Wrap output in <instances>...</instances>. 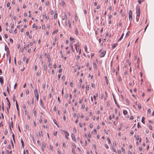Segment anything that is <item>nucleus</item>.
I'll list each match as a JSON object with an SVG mask.
<instances>
[{
  "mask_svg": "<svg viewBox=\"0 0 154 154\" xmlns=\"http://www.w3.org/2000/svg\"><path fill=\"white\" fill-rule=\"evenodd\" d=\"M47 69V66L46 64H45L44 66V71H46Z\"/></svg>",
  "mask_w": 154,
  "mask_h": 154,
  "instance_id": "nucleus-11",
  "label": "nucleus"
},
{
  "mask_svg": "<svg viewBox=\"0 0 154 154\" xmlns=\"http://www.w3.org/2000/svg\"><path fill=\"white\" fill-rule=\"evenodd\" d=\"M69 133L68 132H67V133H66V134L65 135L66 138V139H68V136H69Z\"/></svg>",
  "mask_w": 154,
  "mask_h": 154,
  "instance_id": "nucleus-20",
  "label": "nucleus"
},
{
  "mask_svg": "<svg viewBox=\"0 0 154 154\" xmlns=\"http://www.w3.org/2000/svg\"><path fill=\"white\" fill-rule=\"evenodd\" d=\"M124 35V34H122V35L121 36V37H120V38L118 40V41H120L122 40V38L123 37Z\"/></svg>",
  "mask_w": 154,
  "mask_h": 154,
  "instance_id": "nucleus-14",
  "label": "nucleus"
},
{
  "mask_svg": "<svg viewBox=\"0 0 154 154\" xmlns=\"http://www.w3.org/2000/svg\"><path fill=\"white\" fill-rule=\"evenodd\" d=\"M93 127V125L92 124H90V127L92 128Z\"/></svg>",
  "mask_w": 154,
  "mask_h": 154,
  "instance_id": "nucleus-57",
  "label": "nucleus"
},
{
  "mask_svg": "<svg viewBox=\"0 0 154 154\" xmlns=\"http://www.w3.org/2000/svg\"><path fill=\"white\" fill-rule=\"evenodd\" d=\"M105 79L106 81V83L107 84H108V80H107V77L106 76H105Z\"/></svg>",
  "mask_w": 154,
  "mask_h": 154,
  "instance_id": "nucleus-37",
  "label": "nucleus"
},
{
  "mask_svg": "<svg viewBox=\"0 0 154 154\" xmlns=\"http://www.w3.org/2000/svg\"><path fill=\"white\" fill-rule=\"evenodd\" d=\"M43 134L42 133V131H41L40 132H39V134H38V136L39 137H40L41 136H42Z\"/></svg>",
  "mask_w": 154,
  "mask_h": 154,
  "instance_id": "nucleus-28",
  "label": "nucleus"
},
{
  "mask_svg": "<svg viewBox=\"0 0 154 154\" xmlns=\"http://www.w3.org/2000/svg\"><path fill=\"white\" fill-rule=\"evenodd\" d=\"M68 23L69 24V26L70 28H71V21L70 20H68Z\"/></svg>",
  "mask_w": 154,
  "mask_h": 154,
  "instance_id": "nucleus-13",
  "label": "nucleus"
},
{
  "mask_svg": "<svg viewBox=\"0 0 154 154\" xmlns=\"http://www.w3.org/2000/svg\"><path fill=\"white\" fill-rule=\"evenodd\" d=\"M116 46V44H113L112 46V49L115 48Z\"/></svg>",
  "mask_w": 154,
  "mask_h": 154,
  "instance_id": "nucleus-24",
  "label": "nucleus"
},
{
  "mask_svg": "<svg viewBox=\"0 0 154 154\" xmlns=\"http://www.w3.org/2000/svg\"><path fill=\"white\" fill-rule=\"evenodd\" d=\"M112 95L113 97V99H114V100L115 101V104H117V103L116 102V98H115V95L113 94H112Z\"/></svg>",
  "mask_w": 154,
  "mask_h": 154,
  "instance_id": "nucleus-17",
  "label": "nucleus"
},
{
  "mask_svg": "<svg viewBox=\"0 0 154 154\" xmlns=\"http://www.w3.org/2000/svg\"><path fill=\"white\" fill-rule=\"evenodd\" d=\"M106 53V51H103L101 53L100 55V57H103L105 55Z\"/></svg>",
  "mask_w": 154,
  "mask_h": 154,
  "instance_id": "nucleus-2",
  "label": "nucleus"
},
{
  "mask_svg": "<svg viewBox=\"0 0 154 154\" xmlns=\"http://www.w3.org/2000/svg\"><path fill=\"white\" fill-rule=\"evenodd\" d=\"M138 128H141V126L140 125L139 123V122L138 123L137 125Z\"/></svg>",
  "mask_w": 154,
  "mask_h": 154,
  "instance_id": "nucleus-39",
  "label": "nucleus"
},
{
  "mask_svg": "<svg viewBox=\"0 0 154 154\" xmlns=\"http://www.w3.org/2000/svg\"><path fill=\"white\" fill-rule=\"evenodd\" d=\"M15 95H14L12 97V100L14 101H15Z\"/></svg>",
  "mask_w": 154,
  "mask_h": 154,
  "instance_id": "nucleus-32",
  "label": "nucleus"
},
{
  "mask_svg": "<svg viewBox=\"0 0 154 154\" xmlns=\"http://www.w3.org/2000/svg\"><path fill=\"white\" fill-rule=\"evenodd\" d=\"M29 47V44H28L27 45H25L24 46V48L25 49H26V47Z\"/></svg>",
  "mask_w": 154,
  "mask_h": 154,
  "instance_id": "nucleus-34",
  "label": "nucleus"
},
{
  "mask_svg": "<svg viewBox=\"0 0 154 154\" xmlns=\"http://www.w3.org/2000/svg\"><path fill=\"white\" fill-rule=\"evenodd\" d=\"M140 16H137L136 17V19L137 22H138Z\"/></svg>",
  "mask_w": 154,
  "mask_h": 154,
  "instance_id": "nucleus-35",
  "label": "nucleus"
},
{
  "mask_svg": "<svg viewBox=\"0 0 154 154\" xmlns=\"http://www.w3.org/2000/svg\"><path fill=\"white\" fill-rule=\"evenodd\" d=\"M35 96L36 97V98L37 100H38V97H39V94H35Z\"/></svg>",
  "mask_w": 154,
  "mask_h": 154,
  "instance_id": "nucleus-29",
  "label": "nucleus"
},
{
  "mask_svg": "<svg viewBox=\"0 0 154 154\" xmlns=\"http://www.w3.org/2000/svg\"><path fill=\"white\" fill-rule=\"evenodd\" d=\"M12 138H13V140L14 141V142L15 143V139H14V134H13L12 135Z\"/></svg>",
  "mask_w": 154,
  "mask_h": 154,
  "instance_id": "nucleus-33",
  "label": "nucleus"
},
{
  "mask_svg": "<svg viewBox=\"0 0 154 154\" xmlns=\"http://www.w3.org/2000/svg\"><path fill=\"white\" fill-rule=\"evenodd\" d=\"M73 42H71L70 44V46L72 48V51H73V52H74L75 51V50H74L73 48Z\"/></svg>",
  "mask_w": 154,
  "mask_h": 154,
  "instance_id": "nucleus-8",
  "label": "nucleus"
},
{
  "mask_svg": "<svg viewBox=\"0 0 154 154\" xmlns=\"http://www.w3.org/2000/svg\"><path fill=\"white\" fill-rule=\"evenodd\" d=\"M33 113H34V116L35 117L36 116V113L35 110V108H34L33 109Z\"/></svg>",
  "mask_w": 154,
  "mask_h": 154,
  "instance_id": "nucleus-30",
  "label": "nucleus"
},
{
  "mask_svg": "<svg viewBox=\"0 0 154 154\" xmlns=\"http://www.w3.org/2000/svg\"><path fill=\"white\" fill-rule=\"evenodd\" d=\"M40 105H41L42 107L43 108H44V103L41 100H40Z\"/></svg>",
  "mask_w": 154,
  "mask_h": 154,
  "instance_id": "nucleus-6",
  "label": "nucleus"
},
{
  "mask_svg": "<svg viewBox=\"0 0 154 154\" xmlns=\"http://www.w3.org/2000/svg\"><path fill=\"white\" fill-rule=\"evenodd\" d=\"M35 29H37L38 27H37V26H35V24L34 23L32 25V27L33 28H35Z\"/></svg>",
  "mask_w": 154,
  "mask_h": 154,
  "instance_id": "nucleus-31",
  "label": "nucleus"
},
{
  "mask_svg": "<svg viewBox=\"0 0 154 154\" xmlns=\"http://www.w3.org/2000/svg\"><path fill=\"white\" fill-rule=\"evenodd\" d=\"M10 41L11 43H13V40L11 38H10Z\"/></svg>",
  "mask_w": 154,
  "mask_h": 154,
  "instance_id": "nucleus-52",
  "label": "nucleus"
},
{
  "mask_svg": "<svg viewBox=\"0 0 154 154\" xmlns=\"http://www.w3.org/2000/svg\"><path fill=\"white\" fill-rule=\"evenodd\" d=\"M8 134V131L7 130H5V131L4 134L5 135H6Z\"/></svg>",
  "mask_w": 154,
  "mask_h": 154,
  "instance_id": "nucleus-49",
  "label": "nucleus"
},
{
  "mask_svg": "<svg viewBox=\"0 0 154 154\" xmlns=\"http://www.w3.org/2000/svg\"><path fill=\"white\" fill-rule=\"evenodd\" d=\"M61 3L63 4V7L64 6V5H65V2L63 0H62L61 1Z\"/></svg>",
  "mask_w": 154,
  "mask_h": 154,
  "instance_id": "nucleus-23",
  "label": "nucleus"
},
{
  "mask_svg": "<svg viewBox=\"0 0 154 154\" xmlns=\"http://www.w3.org/2000/svg\"><path fill=\"white\" fill-rule=\"evenodd\" d=\"M147 112L149 113H151V110L150 109H149L147 110Z\"/></svg>",
  "mask_w": 154,
  "mask_h": 154,
  "instance_id": "nucleus-46",
  "label": "nucleus"
},
{
  "mask_svg": "<svg viewBox=\"0 0 154 154\" xmlns=\"http://www.w3.org/2000/svg\"><path fill=\"white\" fill-rule=\"evenodd\" d=\"M148 126L149 127V128L150 130H152V126L150 125H148Z\"/></svg>",
  "mask_w": 154,
  "mask_h": 154,
  "instance_id": "nucleus-45",
  "label": "nucleus"
},
{
  "mask_svg": "<svg viewBox=\"0 0 154 154\" xmlns=\"http://www.w3.org/2000/svg\"><path fill=\"white\" fill-rule=\"evenodd\" d=\"M137 106H138V108L139 109H141V106L140 105L138 104V105H137Z\"/></svg>",
  "mask_w": 154,
  "mask_h": 154,
  "instance_id": "nucleus-40",
  "label": "nucleus"
},
{
  "mask_svg": "<svg viewBox=\"0 0 154 154\" xmlns=\"http://www.w3.org/2000/svg\"><path fill=\"white\" fill-rule=\"evenodd\" d=\"M67 16L66 14H64V16L63 17H62V19L63 20H67Z\"/></svg>",
  "mask_w": 154,
  "mask_h": 154,
  "instance_id": "nucleus-4",
  "label": "nucleus"
},
{
  "mask_svg": "<svg viewBox=\"0 0 154 154\" xmlns=\"http://www.w3.org/2000/svg\"><path fill=\"white\" fill-rule=\"evenodd\" d=\"M98 96V94H95V95H94L93 96V97L94 100H96V97H97Z\"/></svg>",
  "mask_w": 154,
  "mask_h": 154,
  "instance_id": "nucleus-16",
  "label": "nucleus"
},
{
  "mask_svg": "<svg viewBox=\"0 0 154 154\" xmlns=\"http://www.w3.org/2000/svg\"><path fill=\"white\" fill-rule=\"evenodd\" d=\"M70 40L72 41V42H73V44L74 42V39L72 37H70Z\"/></svg>",
  "mask_w": 154,
  "mask_h": 154,
  "instance_id": "nucleus-12",
  "label": "nucleus"
},
{
  "mask_svg": "<svg viewBox=\"0 0 154 154\" xmlns=\"http://www.w3.org/2000/svg\"><path fill=\"white\" fill-rule=\"evenodd\" d=\"M6 89H7V90L8 92V94H10V91H9V88L8 87H7Z\"/></svg>",
  "mask_w": 154,
  "mask_h": 154,
  "instance_id": "nucleus-22",
  "label": "nucleus"
},
{
  "mask_svg": "<svg viewBox=\"0 0 154 154\" xmlns=\"http://www.w3.org/2000/svg\"><path fill=\"white\" fill-rule=\"evenodd\" d=\"M42 145L44 147H45L46 145H45V144L44 142H43L42 143Z\"/></svg>",
  "mask_w": 154,
  "mask_h": 154,
  "instance_id": "nucleus-42",
  "label": "nucleus"
},
{
  "mask_svg": "<svg viewBox=\"0 0 154 154\" xmlns=\"http://www.w3.org/2000/svg\"><path fill=\"white\" fill-rule=\"evenodd\" d=\"M145 119L144 117H143L141 120V122L143 124H145V122L144 121V120Z\"/></svg>",
  "mask_w": 154,
  "mask_h": 154,
  "instance_id": "nucleus-27",
  "label": "nucleus"
},
{
  "mask_svg": "<svg viewBox=\"0 0 154 154\" xmlns=\"http://www.w3.org/2000/svg\"><path fill=\"white\" fill-rule=\"evenodd\" d=\"M137 15L138 16H140V8L137 9L136 11Z\"/></svg>",
  "mask_w": 154,
  "mask_h": 154,
  "instance_id": "nucleus-5",
  "label": "nucleus"
},
{
  "mask_svg": "<svg viewBox=\"0 0 154 154\" xmlns=\"http://www.w3.org/2000/svg\"><path fill=\"white\" fill-rule=\"evenodd\" d=\"M75 33L76 35H78L79 34V32L77 29H75Z\"/></svg>",
  "mask_w": 154,
  "mask_h": 154,
  "instance_id": "nucleus-18",
  "label": "nucleus"
},
{
  "mask_svg": "<svg viewBox=\"0 0 154 154\" xmlns=\"http://www.w3.org/2000/svg\"><path fill=\"white\" fill-rule=\"evenodd\" d=\"M83 100L82 99H80L79 101V103L81 104Z\"/></svg>",
  "mask_w": 154,
  "mask_h": 154,
  "instance_id": "nucleus-60",
  "label": "nucleus"
},
{
  "mask_svg": "<svg viewBox=\"0 0 154 154\" xmlns=\"http://www.w3.org/2000/svg\"><path fill=\"white\" fill-rule=\"evenodd\" d=\"M53 121H54V123L56 124V125L57 126V122L56 121V120L54 119H53Z\"/></svg>",
  "mask_w": 154,
  "mask_h": 154,
  "instance_id": "nucleus-48",
  "label": "nucleus"
},
{
  "mask_svg": "<svg viewBox=\"0 0 154 154\" xmlns=\"http://www.w3.org/2000/svg\"><path fill=\"white\" fill-rule=\"evenodd\" d=\"M10 5V3L9 2H8L7 3V7H8Z\"/></svg>",
  "mask_w": 154,
  "mask_h": 154,
  "instance_id": "nucleus-61",
  "label": "nucleus"
},
{
  "mask_svg": "<svg viewBox=\"0 0 154 154\" xmlns=\"http://www.w3.org/2000/svg\"><path fill=\"white\" fill-rule=\"evenodd\" d=\"M76 50L77 52H78L79 48V44L77 43L76 44Z\"/></svg>",
  "mask_w": 154,
  "mask_h": 154,
  "instance_id": "nucleus-3",
  "label": "nucleus"
},
{
  "mask_svg": "<svg viewBox=\"0 0 154 154\" xmlns=\"http://www.w3.org/2000/svg\"><path fill=\"white\" fill-rule=\"evenodd\" d=\"M94 64V66L95 68H96L97 67V65L95 63H93Z\"/></svg>",
  "mask_w": 154,
  "mask_h": 154,
  "instance_id": "nucleus-47",
  "label": "nucleus"
},
{
  "mask_svg": "<svg viewBox=\"0 0 154 154\" xmlns=\"http://www.w3.org/2000/svg\"><path fill=\"white\" fill-rule=\"evenodd\" d=\"M84 48H85V51H86V52H87V51L88 49H87V47L86 45L85 46Z\"/></svg>",
  "mask_w": 154,
  "mask_h": 154,
  "instance_id": "nucleus-44",
  "label": "nucleus"
},
{
  "mask_svg": "<svg viewBox=\"0 0 154 154\" xmlns=\"http://www.w3.org/2000/svg\"><path fill=\"white\" fill-rule=\"evenodd\" d=\"M72 146H73V149H75L76 148V145L74 143H72Z\"/></svg>",
  "mask_w": 154,
  "mask_h": 154,
  "instance_id": "nucleus-41",
  "label": "nucleus"
},
{
  "mask_svg": "<svg viewBox=\"0 0 154 154\" xmlns=\"http://www.w3.org/2000/svg\"><path fill=\"white\" fill-rule=\"evenodd\" d=\"M86 89L87 90H89V87L87 85L86 87Z\"/></svg>",
  "mask_w": 154,
  "mask_h": 154,
  "instance_id": "nucleus-63",
  "label": "nucleus"
},
{
  "mask_svg": "<svg viewBox=\"0 0 154 154\" xmlns=\"http://www.w3.org/2000/svg\"><path fill=\"white\" fill-rule=\"evenodd\" d=\"M7 46L6 45H5V50L6 51H7V50H9V49L8 48V47H7Z\"/></svg>",
  "mask_w": 154,
  "mask_h": 154,
  "instance_id": "nucleus-21",
  "label": "nucleus"
},
{
  "mask_svg": "<svg viewBox=\"0 0 154 154\" xmlns=\"http://www.w3.org/2000/svg\"><path fill=\"white\" fill-rule=\"evenodd\" d=\"M105 146L107 149H108L109 148V146L106 144H105Z\"/></svg>",
  "mask_w": 154,
  "mask_h": 154,
  "instance_id": "nucleus-58",
  "label": "nucleus"
},
{
  "mask_svg": "<svg viewBox=\"0 0 154 154\" xmlns=\"http://www.w3.org/2000/svg\"><path fill=\"white\" fill-rule=\"evenodd\" d=\"M21 143L22 146L23 147H24V142L23 140L22 139V138L21 139Z\"/></svg>",
  "mask_w": 154,
  "mask_h": 154,
  "instance_id": "nucleus-15",
  "label": "nucleus"
},
{
  "mask_svg": "<svg viewBox=\"0 0 154 154\" xmlns=\"http://www.w3.org/2000/svg\"><path fill=\"white\" fill-rule=\"evenodd\" d=\"M58 30L57 29V30H54L52 32V34H54L56 33H57V32H58Z\"/></svg>",
  "mask_w": 154,
  "mask_h": 154,
  "instance_id": "nucleus-26",
  "label": "nucleus"
},
{
  "mask_svg": "<svg viewBox=\"0 0 154 154\" xmlns=\"http://www.w3.org/2000/svg\"><path fill=\"white\" fill-rule=\"evenodd\" d=\"M107 139L108 141V142H109V143H110L111 142V141H110V139L109 138V137H107Z\"/></svg>",
  "mask_w": 154,
  "mask_h": 154,
  "instance_id": "nucleus-54",
  "label": "nucleus"
},
{
  "mask_svg": "<svg viewBox=\"0 0 154 154\" xmlns=\"http://www.w3.org/2000/svg\"><path fill=\"white\" fill-rule=\"evenodd\" d=\"M133 119H134V117L132 116H131L130 117V119L132 120Z\"/></svg>",
  "mask_w": 154,
  "mask_h": 154,
  "instance_id": "nucleus-62",
  "label": "nucleus"
},
{
  "mask_svg": "<svg viewBox=\"0 0 154 154\" xmlns=\"http://www.w3.org/2000/svg\"><path fill=\"white\" fill-rule=\"evenodd\" d=\"M8 107H7V108H8L10 109V106H11V104H10V103H8Z\"/></svg>",
  "mask_w": 154,
  "mask_h": 154,
  "instance_id": "nucleus-36",
  "label": "nucleus"
},
{
  "mask_svg": "<svg viewBox=\"0 0 154 154\" xmlns=\"http://www.w3.org/2000/svg\"><path fill=\"white\" fill-rule=\"evenodd\" d=\"M73 148L72 149V152L73 154H75L76 153L75 152V150Z\"/></svg>",
  "mask_w": 154,
  "mask_h": 154,
  "instance_id": "nucleus-51",
  "label": "nucleus"
},
{
  "mask_svg": "<svg viewBox=\"0 0 154 154\" xmlns=\"http://www.w3.org/2000/svg\"><path fill=\"white\" fill-rule=\"evenodd\" d=\"M123 113L124 115H126L127 113V111L126 110H124L123 111Z\"/></svg>",
  "mask_w": 154,
  "mask_h": 154,
  "instance_id": "nucleus-25",
  "label": "nucleus"
},
{
  "mask_svg": "<svg viewBox=\"0 0 154 154\" xmlns=\"http://www.w3.org/2000/svg\"><path fill=\"white\" fill-rule=\"evenodd\" d=\"M34 92H35V95L36 94H38V91L37 89H35Z\"/></svg>",
  "mask_w": 154,
  "mask_h": 154,
  "instance_id": "nucleus-19",
  "label": "nucleus"
},
{
  "mask_svg": "<svg viewBox=\"0 0 154 154\" xmlns=\"http://www.w3.org/2000/svg\"><path fill=\"white\" fill-rule=\"evenodd\" d=\"M57 14L56 13L55 14L54 16V18L56 19L57 18Z\"/></svg>",
  "mask_w": 154,
  "mask_h": 154,
  "instance_id": "nucleus-50",
  "label": "nucleus"
},
{
  "mask_svg": "<svg viewBox=\"0 0 154 154\" xmlns=\"http://www.w3.org/2000/svg\"><path fill=\"white\" fill-rule=\"evenodd\" d=\"M132 13L131 10H130L129 13V20L131 21L132 19Z\"/></svg>",
  "mask_w": 154,
  "mask_h": 154,
  "instance_id": "nucleus-1",
  "label": "nucleus"
},
{
  "mask_svg": "<svg viewBox=\"0 0 154 154\" xmlns=\"http://www.w3.org/2000/svg\"><path fill=\"white\" fill-rule=\"evenodd\" d=\"M71 137H72V139L76 142V141L75 138V137L74 135L73 134H72L71 135Z\"/></svg>",
  "mask_w": 154,
  "mask_h": 154,
  "instance_id": "nucleus-10",
  "label": "nucleus"
},
{
  "mask_svg": "<svg viewBox=\"0 0 154 154\" xmlns=\"http://www.w3.org/2000/svg\"><path fill=\"white\" fill-rule=\"evenodd\" d=\"M81 83H79L78 84V87L79 88H80L81 87Z\"/></svg>",
  "mask_w": 154,
  "mask_h": 154,
  "instance_id": "nucleus-53",
  "label": "nucleus"
},
{
  "mask_svg": "<svg viewBox=\"0 0 154 154\" xmlns=\"http://www.w3.org/2000/svg\"><path fill=\"white\" fill-rule=\"evenodd\" d=\"M10 54V52L9 51V50H8L7 51V53H6L7 56V57L8 55H9Z\"/></svg>",
  "mask_w": 154,
  "mask_h": 154,
  "instance_id": "nucleus-38",
  "label": "nucleus"
},
{
  "mask_svg": "<svg viewBox=\"0 0 154 154\" xmlns=\"http://www.w3.org/2000/svg\"><path fill=\"white\" fill-rule=\"evenodd\" d=\"M26 129H29V126L27 125H26Z\"/></svg>",
  "mask_w": 154,
  "mask_h": 154,
  "instance_id": "nucleus-55",
  "label": "nucleus"
},
{
  "mask_svg": "<svg viewBox=\"0 0 154 154\" xmlns=\"http://www.w3.org/2000/svg\"><path fill=\"white\" fill-rule=\"evenodd\" d=\"M43 17H45L47 20H48L49 19V17L46 16V14L44 13L42 15Z\"/></svg>",
  "mask_w": 154,
  "mask_h": 154,
  "instance_id": "nucleus-9",
  "label": "nucleus"
},
{
  "mask_svg": "<svg viewBox=\"0 0 154 154\" xmlns=\"http://www.w3.org/2000/svg\"><path fill=\"white\" fill-rule=\"evenodd\" d=\"M91 86L92 88H94L95 87L94 84V83H92L91 84Z\"/></svg>",
  "mask_w": 154,
  "mask_h": 154,
  "instance_id": "nucleus-64",
  "label": "nucleus"
},
{
  "mask_svg": "<svg viewBox=\"0 0 154 154\" xmlns=\"http://www.w3.org/2000/svg\"><path fill=\"white\" fill-rule=\"evenodd\" d=\"M0 82L1 84H3L4 79L2 77L0 76Z\"/></svg>",
  "mask_w": 154,
  "mask_h": 154,
  "instance_id": "nucleus-7",
  "label": "nucleus"
},
{
  "mask_svg": "<svg viewBox=\"0 0 154 154\" xmlns=\"http://www.w3.org/2000/svg\"><path fill=\"white\" fill-rule=\"evenodd\" d=\"M17 84L16 83L15 84V85H14V89H15L16 88V87H17Z\"/></svg>",
  "mask_w": 154,
  "mask_h": 154,
  "instance_id": "nucleus-59",
  "label": "nucleus"
},
{
  "mask_svg": "<svg viewBox=\"0 0 154 154\" xmlns=\"http://www.w3.org/2000/svg\"><path fill=\"white\" fill-rule=\"evenodd\" d=\"M74 16H75V20H76L78 18V17H77V15L76 14H75V15H74Z\"/></svg>",
  "mask_w": 154,
  "mask_h": 154,
  "instance_id": "nucleus-43",
  "label": "nucleus"
},
{
  "mask_svg": "<svg viewBox=\"0 0 154 154\" xmlns=\"http://www.w3.org/2000/svg\"><path fill=\"white\" fill-rule=\"evenodd\" d=\"M130 33V32L129 31H128L127 32L126 34V36H128L129 35V33Z\"/></svg>",
  "mask_w": 154,
  "mask_h": 154,
  "instance_id": "nucleus-56",
  "label": "nucleus"
}]
</instances>
